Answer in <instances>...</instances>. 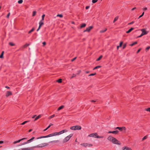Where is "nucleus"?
Returning a JSON list of instances; mask_svg holds the SVG:
<instances>
[{
	"instance_id": "1",
	"label": "nucleus",
	"mask_w": 150,
	"mask_h": 150,
	"mask_svg": "<svg viewBox=\"0 0 150 150\" xmlns=\"http://www.w3.org/2000/svg\"><path fill=\"white\" fill-rule=\"evenodd\" d=\"M141 30L142 32V33L140 35L137 36L136 38H137L141 37L144 35H146L148 32V31H146L145 29H141Z\"/></svg>"
},
{
	"instance_id": "2",
	"label": "nucleus",
	"mask_w": 150,
	"mask_h": 150,
	"mask_svg": "<svg viewBox=\"0 0 150 150\" xmlns=\"http://www.w3.org/2000/svg\"><path fill=\"white\" fill-rule=\"evenodd\" d=\"M81 127L79 125H76L71 127L70 129L73 130H80L81 129Z\"/></svg>"
},
{
	"instance_id": "3",
	"label": "nucleus",
	"mask_w": 150,
	"mask_h": 150,
	"mask_svg": "<svg viewBox=\"0 0 150 150\" xmlns=\"http://www.w3.org/2000/svg\"><path fill=\"white\" fill-rule=\"evenodd\" d=\"M48 145V143H43L41 144L37 145V146H34V147L35 148L42 147L44 146H47Z\"/></svg>"
},
{
	"instance_id": "4",
	"label": "nucleus",
	"mask_w": 150,
	"mask_h": 150,
	"mask_svg": "<svg viewBox=\"0 0 150 150\" xmlns=\"http://www.w3.org/2000/svg\"><path fill=\"white\" fill-rule=\"evenodd\" d=\"M73 134H70L69 136L66 137L63 140V143H64L68 141L70 139V138L72 136Z\"/></svg>"
},
{
	"instance_id": "5",
	"label": "nucleus",
	"mask_w": 150,
	"mask_h": 150,
	"mask_svg": "<svg viewBox=\"0 0 150 150\" xmlns=\"http://www.w3.org/2000/svg\"><path fill=\"white\" fill-rule=\"evenodd\" d=\"M112 142L113 144L118 145H120L121 144L120 142L114 137L112 141Z\"/></svg>"
},
{
	"instance_id": "6",
	"label": "nucleus",
	"mask_w": 150,
	"mask_h": 150,
	"mask_svg": "<svg viewBox=\"0 0 150 150\" xmlns=\"http://www.w3.org/2000/svg\"><path fill=\"white\" fill-rule=\"evenodd\" d=\"M35 138V137H32V138L30 139L29 140H27V142H25L23 143H22V144H21L19 146H21V145H24V144H27L28 143H29L30 142H32L33 140Z\"/></svg>"
},
{
	"instance_id": "7",
	"label": "nucleus",
	"mask_w": 150,
	"mask_h": 150,
	"mask_svg": "<svg viewBox=\"0 0 150 150\" xmlns=\"http://www.w3.org/2000/svg\"><path fill=\"white\" fill-rule=\"evenodd\" d=\"M88 137H94L97 138H100V137L98 135V134L96 133H93L91 134L88 136Z\"/></svg>"
},
{
	"instance_id": "8",
	"label": "nucleus",
	"mask_w": 150,
	"mask_h": 150,
	"mask_svg": "<svg viewBox=\"0 0 150 150\" xmlns=\"http://www.w3.org/2000/svg\"><path fill=\"white\" fill-rule=\"evenodd\" d=\"M117 129L120 131H122L123 130H126V127H117L115 129Z\"/></svg>"
},
{
	"instance_id": "9",
	"label": "nucleus",
	"mask_w": 150,
	"mask_h": 150,
	"mask_svg": "<svg viewBox=\"0 0 150 150\" xmlns=\"http://www.w3.org/2000/svg\"><path fill=\"white\" fill-rule=\"evenodd\" d=\"M93 28V26H89L88 28H86V30L83 31V32H85L86 31L89 32L90 30Z\"/></svg>"
},
{
	"instance_id": "10",
	"label": "nucleus",
	"mask_w": 150,
	"mask_h": 150,
	"mask_svg": "<svg viewBox=\"0 0 150 150\" xmlns=\"http://www.w3.org/2000/svg\"><path fill=\"white\" fill-rule=\"evenodd\" d=\"M34 148H35L34 146L29 148H23L22 149V150H33Z\"/></svg>"
},
{
	"instance_id": "11",
	"label": "nucleus",
	"mask_w": 150,
	"mask_h": 150,
	"mask_svg": "<svg viewBox=\"0 0 150 150\" xmlns=\"http://www.w3.org/2000/svg\"><path fill=\"white\" fill-rule=\"evenodd\" d=\"M67 131H68V130L67 129H64V130H62L61 131L59 132H58V135H59L62 134L64 132H67Z\"/></svg>"
},
{
	"instance_id": "12",
	"label": "nucleus",
	"mask_w": 150,
	"mask_h": 150,
	"mask_svg": "<svg viewBox=\"0 0 150 150\" xmlns=\"http://www.w3.org/2000/svg\"><path fill=\"white\" fill-rule=\"evenodd\" d=\"M122 150H132V149L129 147L125 146L122 148Z\"/></svg>"
},
{
	"instance_id": "13",
	"label": "nucleus",
	"mask_w": 150,
	"mask_h": 150,
	"mask_svg": "<svg viewBox=\"0 0 150 150\" xmlns=\"http://www.w3.org/2000/svg\"><path fill=\"white\" fill-rule=\"evenodd\" d=\"M12 93L11 91H8L7 92L6 96V97H8L9 96L12 95Z\"/></svg>"
},
{
	"instance_id": "14",
	"label": "nucleus",
	"mask_w": 150,
	"mask_h": 150,
	"mask_svg": "<svg viewBox=\"0 0 150 150\" xmlns=\"http://www.w3.org/2000/svg\"><path fill=\"white\" fill-rule=\"evenodd\" d=\"M114 137L112 136H109L107 138V139L110 141H111L112 142V141L113 140V139L114 138Z\"/></svg>"
},
{
	"instance_id": "15",
	"label": "nucleus",
	"mask_w": 150,
	"mask_h": 150,
	"mask_svg": "<svg viewBox=\"0 0 150 150\" xmlns=\"http://www.w3.org/2000/svg\"><path fill=\"white\" fill-rule=\"evenodd\" d=\"M134 28H131L130 29H129L128 31L126 32V33H130L131 31H132V30L134 29Z\"/></svg>"
},
{
	"instance_id": "16",
	"label": "nucleus",
	"mask_w": 150,
	"mask_h": 150,
	"mask_svg": "<svg viewBox=\"0 0 150 150\" xmlns=\"http://www.w3.org/2000/svg\"><path fill=\"white\" fill-rule=\"evenodd\" d=\"M47 137H48V135L46 136H41V137H39L36 138V139H41V138H47Z\"/></svg>"
},
{
	"instance_id": "17",
	"label": "nucleus",
	"mask_w": 150,
	"mask_h": 150,
	"mask_svg": "<svg viewBox=\"0 0 150 150\" xmlns=\"http://www.w3.org/2000/svg\"><path fill=\"white\" fill-rule=\"evenodd\" d=\"M118 133L119 131L117 130L112 131V134H118Z\"/></svg>"
},
{
	"instance_id": "18",
	"label": "nucleus",
	"mask_w": 150,
	"mask_h": 150,
	"mask_svg": "<svg viewBox=\"0 0 150 150\" xmlns=\"http://www.w3.org/2000/svg\"><path fill=\"white\" fill-rule=\"evenodd\" d=\"M64 107V106L63 105H61L57 109V110H59L62 109H63Z\"/></svg>"
},
{
	"instance_id": "19",
	"label": "nucleus",
	"mask_w": 150,
	"mask_h": 150,
	"mask_svg": "<svg viewBox=\"0 0 150 150\" xmlns=\"http://www.w3.org/2000/svg\"><path fill=\"white\" fill-rule=\"evenodd\" d=\"M41 117V115H39L35 119L34 121H35L38 120V119L40 118Z\"/></svg>"
},
{
	"instance_id": "20",
	"label": "nucleus",
	"mask_w": 150,
	"mask_h": 150,
	"mask_svg": "<svg viewBox=\"0 0 150 150\" xmlns=\"http://www.w3.org/2000/svg\"><path fill=\"white\" fill-rule=\"evenodd\" d=\"M123 44V42H121L120 43L119 45L117 46V49L118 50L119 47H120L122 46V44Z\"/></svg>"
},
{
	"instance_id": "21",
	"label": "nucleus",
	"mask_w": 150,
	"mask_h": 150,
	"mask_svg": "<svg viewBox=\"0 0 150 150\" xmlns=\"http://www.w3.org/2000/svg\"><path fill=\"white\" fill-rule=\"evenodd\" d=\"M86 25V24L85 23H82L81 24V25L80 26L81 28H83L85 27Z\"/></svg>"
},
{
	"instance_id": "22",
	"label": "nucleus",
	"mask_w": 150,
	"mask_h": 150,
	"mask_svg": "<svg viewBox=\"0 0 150 150\" xmlns=\"http://www.w3.org/2000/svg\"><path fill=\"white\" fill-rule=\"evenodd\" d=\"M107 29L106 28H105L104 30H102L100 31V33H103L105 32L107 30Z\"/></svg>"
},
{
	"instance_id": "23",
	"label": "nucleus",
	"mask_w": 150,
	"mask_h": 150,
	"mask_svg": "<svg viewBox=\"0 0 150 150\" xmlns=\"http://www.w3.org/2000/svg\"><path fill=\"white\" fill-rule=\"evenodd\" d=\"M137 42H135L133 43L130 44L129 45L131 46H134V45H136L137 44Z\"/></svg>"
},
{
	"instance_id": "24",
	"label": "nucleus",
	"mask_w": 150,
	"mask_h": 150,
	"mask_svg": "<svg viewBox=\"0 0 150 150\" xmlns=\"http://www.w3.org/2000/svg\"><path fill=\"white\" fill-rule=\"evenodd\" d=\"M35 30V28H33L30 30L28 32V33L29 34L31 33V32H33V31H34Z\"/></svg>"
},
{
	"instance_id": "25",
	"label": "nucleus",
	"mask_w": 150,
	"mask_h": 150,
	"mask_svg": "<svg viewBox=\"0 0 150 150\" xmlns=\"http://www.w3.org/2000/svg\"><path fill=\"white\" fill-rule=\"evenodd\" d=\"M103 57L102 55H100L97 59H96V61H99Z\"/></svg>"
},
{
	"instance_id": "26",
	"label": "nucleus",
	"mask_w": 150,
	"mask_h": 150,
	"mask_svg": "<svg viewBox=\"0 0 150 150\" xmlns=\"http://www.w3.org/2000/svg\"><path fill=\"white\" fill-rule=\"evenodd\" d=\"M52 136H56V135H59L58 132H54V133H52Z\"/></svg>"
},
{
	"instance_id": "27",
	"label": "nucleus",
	"mask_w": 150,
	"mask_h": 150,
	"mask_svg": "<svg viewBox=\"0 0 150 150\" xmlns=\"http://www.w3.org/2000/svg\"><path fill=\"white\" fill-rule=\"evenodd\" d=\"M118 16H117V17H115V18H114V20L113 21V23H115L116 21H117L118 19Z\"/></svg>"
},
{
	"instance_id": "28",
	"label": "nucleus",
	"mask_w": 150,
	"mask_h": 150,
	"mask_svg": "<svg viewBox=\"0 0 150 150\" xmlns=\"http://www.w3.org/2000/svg\"><path fill=\"white\" fill-rule=\"evenodd\" d=\"M22 141V140L21 139H20L19 140H18V141H15V142H14L13 143V144H15L16 143H19V142H20L21 141Z\"/></svg>"
},
{
	"instance_id": "29",
	"label": "nucleus",
	"mask_w": 150,
	"mask_h": 150,
	"mask_svg": "<svg viewBox=\"0 0 150 150\" xmlns=\"http://www.w3.org/2000/svg\"><path fill=\"white\" fill-rule=\"evenodd\" d=\"M57 81L59 83H61L62 81V80L61 79H58Z\"/></svg>"
},
{
	"instance_id": "30",
	"label": "nucleus",
	"mask_w": 150,
	"mask_h": 150,
	"mask_svg": "<svg viewBox=\"0 0 150 150\" xmlns=\"http://www.w3.org/2000/svg\"><path fill=\"white\" fill-rule=\"evenodd\" d=\"M101 67V66H97L96 67H95L93 69V70H95V69H98V68H100V67Z\"/></svg>"
},
{
	"instance_id": "31",
	"label": "nucleus",
	"mask_w": 150,
	"mask_h": 150,
	"mask_svg": "<svg viewBox=\"0 0 150 150\" xmlns=\"http://www.w3.org/2000/svg\"><path fill=\"white\" fill-rule=\"evenodd\" d=\"M44 24V23L43 22H42V21H40V22H39V25H42Z\"/></svg>"
},
{
	"instance_id": "32",
	"label": "nucleus",
	"mask_w": 150,
	"mask_h": 150,
	"mask_svg": "<svg viewBox=\"0 0 150 150\" xmlns=\"http://www.w3.org/2000/svg\"><path fill=\"white\" fill-rule=\"evenodd\" d=\"M29 122V120H28V121H25L24 122H23L21 124V125H24L26 123H27L28 122Z\"/></svg>"
},
{
	"instance_id": "33",
	"label": "nucleus",
	"mask_w": 150,
	"mask_h": 150,
	"mask_svg": "<svg viewBox=\"0 0 150 150\" xmlns=\"http://www.w3.org/2000/svg\"><path fill=\"white\" fill-rule=\"evenodd\" d=\"M81 145H82V146H84L86 147V146H87L88 144H87V143H83V144H81Z\"/></svg>"
},
{
	"instance_id": "34",
	"label": "nucleus",
	"mask_w": 150,
	"mask_h": 150,
	"mask_svg": "<svg viewBox=\"0 0 150 150\" xmlns=\"http://www.w3.org/2000/svg\"><path fill=\"white\" fill-rule=\"evenodd\" d=\"M29 44H26L23 46V47L24 48H25L27 47L28 46H29Z\"/></svg>"
},
{
	"instance_id": "35",
	"label": "nucleus",
	"mask_w": 150,
	"mask_h": 150,
	"mask_svg": "<svg viewBox=\"0 0 150 150\" xmlns=\"http://www.w3.org/2000/svg\"><path fill=\"white\" fill-rule=\"evenodd\" d=\"M96 73H94L91 74H90L89 75H88V76H94L95 75H96Z\"/></svg>"
},
{
	"instance_id": "36",
	"label": "nucleus",
	"mask_w": 150,
	"mask_h": 150,
	"mask_svg": "<svg viewBox=\"0 0 150 150\" xmlns=\"http://www.w3.org/2000/svg\"><path fill=\"white\" fill-rule=\"evenodd\" d=\"M36 11H34L33 12V14H32V16H34L36 14Z\"/></svg>"
},
{
	"instance_id": "37",
	"label": "nucleus",
	"mask_w": 150,
	"mask_h": 150,
	"mask_svg": "<svg viewBox=\"0 0 150 150\" xmlns=\"http://www.w3.org/2000/svg\"><path fill=\"white\" fill-rule=\"evenodd\" d=\"M45 16V14H44L42 16V19L41 21H43L44 20V17Z\"/></svg>"
},
{
	"instance_id": "38",
	"label": "nucleus",
	"mask_w": 150,
	"mask_h": 150,
	"mask_svg": "<svg viewBox=\"0 0 150 150\" xmlns=\"http://www.w3.org/2000/svg\"><path fill=\"white\" fill-rule=\"evenodd\" d=\"M9 45L11 46H14L15 45V44L12 42H10L9 43Z\"/></svg>"
},
{
	"instance_id": "39",
	"label": "nucleus",
	"mask_w": 150,
	"mask_h": 150,
	"mask_svg": "<svg viewBox=\"0 0 150 150\" xmlns=\"http://www.w3.org/2000/svg\"><path fill=\"white\" fill-rule=\"evenodd\" d=\"M145 110L147 111L150 112V108H145Z\"/></svg>"
},
{
	"instance_id": "40",
	"label": "nucleus",
	"mask_w": 150,
	"mask_h": 150,
	"mask_svg": "<svg viewBox=\"0 0 150 150\" xmlns=\"http://www.w3.org/2000/svg\"><path fill=\"white\" fill-rule=\"evenodd\" d=\"M23 2V0H19L18 1V3L19 4H22Z\"/></svg>"
},
{
	"instance_id": "41",
	"label": "nucleus",
	"mask_w": 150,
	"mask_h": 150,
	"mask_svg": "<svg viewBox=\"0 0 150 150\" xmlns=\"http://www.w3.org/2000/svg\"><path fill=\"white\" fill-rule=\"evenodd\" d=\"M57 16H59V17H60V18H62L63 16L62 14H58Z\"/></svg>"
},
{
	"instance_id": "42",
	"label": "nucleus",
	"mask_w": 150,
	"mask_h": 150,
	"mask_svg": "<svg viewBox=\"0 0 150 150\" xmlns=\"http://www.w3.org/2000/svg\"><path fill=\"white\" fill-rule=\"evenodd\" d=\"M54 116H55V115L54 114L53 115L50 116L49 117V118H50V119L54 117Z\"/></svg>"
},
{
	"instance_id": "43",
	"label": "nucleus",
	"mask_w": 150,
	"mask_h": 150,
	"mask_svg": "<svg viewBox=\"0 0 150 150\" xmlns=\"http://www.w3.org/2000/svg\"><path fill=\"white\" fill-rule=\"evenodd\" d=\"M150 48V46H148V47H146V51L147 52L149 50V49Z\"/></svg>"
},
{
	"instance_id": "44",
	"label": "nucleus",
	"mask_w": 150,
	"mask_h": 150,
	"mask_svg": "<svg viewBox=\"0 0 150 150\" xmlns=\"http://www.w3.org/2000/svg\"><path fill=\"white\" fill-rule=\"evenodd\" d=\"M147 138V136H145L144 137H143V138H142V141H143L145 139H146Z\"/></svg>"
},
{
	"instance_id": "45",
	"label": "nucleus",
	"mask_w": 150,
	"mask_h": 150,
	"mask_svg": "<svg viewBox=\"0 0 150 150\" xmlns=\"http://www.w3.org/2000/svg\"><path fill=\"white\" fill-rule=\"evenodd\" d=\"M98 0H92V2L93 3H96L97 1Z\"/></svg>"
},
{
	"instance_id": "46",
	"label": "nucleus",
	"mask_w": 150,
	"mask_h": 150,
	"mask_svg": "<svg viewBox=\"0 0 150 150\" xmlns=\"http://www.w3.org/2000/svg\"><path fill=\"white\" fill-rule=\"evenodd\" d=\"M59 142V140H57L53 141H51L50 142Z\"/></svg>"
},
{
	"instance_id": "47",
	"label": "nucleus",
	"mask_w": 150,
	"mask_h": 150,
	"mask_svg": "<svg viewBox=\"0 0 150 150\" xmlns=\"http://www.w3.org/2000/svg\"><path fill=\"white\" fill-rule=\"evenodd\" d=\"M126 44H124L123 47H122V49H125L126 47Z\"/></svg>"
},
{
	"instance_id": "48",
	"label": "nucleus",
	"mask_w": 150,
	"mask_h": 150,
	"mask_svg": "<svg viewBox=\"0 0 150 150\" xmlns=\"http://www.w3.org/2000/svg\"><path fill=\"white\" fill-rule=\"evenodd\" d=\"M88 145L87 146L88 147L92 146H93V145L92 144H87Z\"/></svg>"
},
{
	"instance_id": "49",
	"label": "nucleus",
	"mask_w": 150,
	"mask_h": 150,
	"mask_svg": "<svg viewBox=\"0 0 150 150\" xmlns=\"http://www.w3.org/2000/svg\"><path fill=\"white\" fill-rule=\"evenodd\" d=\"M134 23V21H132L130 23H129L128 24V25H130V24H133V23Z\"/></svg>"
},
{
	"instance_id": "50",
	"label": "nucleus",
	"mask_w": 150,
	"mask_h": 150,
	"mask_svg": "<svg viewBox=\"0 0 150 150\" xmlns=\"http://www.w3.org/2000/svg\"><path fill=\"white\" fill-rule=\"evenodd\" d=\"M76 76V74H73V75H72V76L71 77V78H73L74 77H75Z\"/></svg>"
},
{
	"instance_id": "51",
	"label": "nucleus",
	"mask_w": 150,
	"mask_h": 150,
	"mask_svg": "<svg viewBox=\"0 0 150 150\" xmlns=\"http://www.w3.org/2000/svg\"><path fill=\"white\" fill-rule=\"evenodd\" d=\"M142 49L141 48H140L137 51V54Z\"/></svg>"
},
{
	"instance_id": "52",
	"label": "nucleus",
	"mask_w": 150,
	"mask_h": 150,
	"mask_svg": "<svg viewBox=\"0 0 150 150\" xmlns=\"http://www.w3.org/2000/svg\"><path fill=\"white\" fill-rule=\"evenodd\" d=\"M76 58V57H74V58L73 59H71V61L72 62L74 61Z\"/></svg>"
},
{
	"instance_id": "53",
	"label": "nucleus",
	"mask_w": 150,
	"mask_h": 150,
	"mask_svg": "<svg viewBox=\"0 0 150 150\" xmlns=\"http://www.w3.org/2000/svg\"><path fill=\"white\" fill-rule=\"evenodd\" d=\"M3 58V54H1L0 55V58Z\"/></svg>"
},
{
	"instance_id": "54",
	"label": "nucleus",
	"mask_w": 150,
	"mask_h": 150,
	"mask_svg": "<svg viewBox=\"0 0 150 150\" xmlns=\"http://www.w3.org/2000/svg\"><path fill=\"white\" fill-rule=\"evenodd\" d=\"M48 135V137H52V134H50L48 135Z\"/></svg>"
},
{
	"instance_id": "55",
	"label": "nucleus",
	"mask_w": 150,
	"mask_h": 150,
	"mask_svg": "<svg viewBox=\"0 0 150 150\" xmlns=\"http://www.w3.org/2000/svg\"><path fill=\"white\" fill-rule=\"evenodd\" d=\"M10 13H9L8 14V15H7V16H6V17H7V18H9V16H10Z\"/></svg>"
},
{
	"instance_id": "56",
	"label": "nucleus",
	"mask_w": 150,
	"mask_h": 150,
	"mask_svg": "<svg viewBox=\"0 0 150 150\" xmlns=\"http://www.w3.org/2000/svg\"><path fill=\"white\" fill-rule=\"evenodd\" d=\"M42 43L43 46L45 45L46 44V43L45 42H43Z\"/></svg>"
},
{
	"instance_id": "57",
	"label": "nucleus",
	"mask_w": 150,
	"mask_h": 150,
	"mask_svg": "<svg viewBox=\"0 0 150 150\" xmlns=\"http://www.w3.org/2000/svg\"><path fill=\"white\" fill-rule=\"evenodd\" d=\"M89 7H90V6H86V9H87L88 8H89Z\"/></svg>"
},
{
	"instance_id": "58",
	"label": "nucleus",
	"mask_w": 150,
	"mask_h": 150,
	"mask_svg": "<svg viewBox=\"0 0 150 150\" xmlns=\"http://www.w3.org/2000/svg\"><path fill=\"white\" fill-rule=\"evenodd\" d=\"M90 101L91 102H96V100H91Z\"/></svg>"
},
{
	"instance_id": "59",
	"label": "nucleus",
	"mask_w": 150,
	"mask_h": 150,
	"mask_svg": "<svg viewBox=\"0 0 150 150\" xmlns=\"http://www.w3.org/2000/svg\"><path fill=\"white\" fill-rule=\"evenodd\" d=\"M136 9V7H134V8H132V9L131 10L132 11H133L135 9Z\"/></svg>"
},
{
	"instance_id": "60",
	"label": "nucleus",
	"mask_w": 150,
	"mask_h": 150,
	"mask_svg": "<svg viewBox=\"0 0 150 150\" xmlns=\"http://www.w3.org/2000/svg\"><path fill=\"white\" fill-rule=\"evenodd\" d=\"M81 72V70H79L78 71V73L77 74L79 75Z\"/></svg>"
},
{
	"instance_id": "61",
	"label": "nucleus",
	"mask_w": 150,
	"mask_h": 150,
	"mask_svg": "<svg viewBox=\"0 0 150 150\" xmlns=\"http://www.w3.org/2000/svg\"><path fill=\"white\" fill-rule=\"evenodd\" d=\"M27 139V138H23L21 139L22 140H23L24 139Z\"/></svg>"
},
{
	"instance_id": "62",
	"label": "nucleus",
	"mask_w": 150,
	"mask_h": 150,
	"mask_svg": "<svg viewBox=\"0 0 150 150\" xmlns=\"http://www.w3.org/2000/svg\"><path fill=\"white\" fill-rule=\"evenodd\" d=\"M143 10H147V8H146V7H145V8H143Z\"/></svg>"
},
{
	"instance_id": "63",
	"label": "nucleus",
	"mask_w": 150,
	"mask_h": 150,
	"mask_svg": "<svg viewBox=\"0 0 150 150\" xmlns=\"http://www.w3.org/2000/svg\"><path fill=\"white\" fill-rule=\"evenodd\" d=\"M4 143V142L3 141H0V144H2Z\"/></svg>"
},
{
	"instance_id": "64",
	"label": "nucleus",
	"mask_w": 150,
	"mask_h": 150,
	"mask_svg": "<svg viewBox=\"0 0 150 150\" xmlns=\"http://www.w3.org/2000/svg\"><path fill=\"white\" fill-rule=\"evenodd\" d=\"M5 88H8V89H9V88H10V87H8V86H5Z\"/></svg>"
}]
</instances>
